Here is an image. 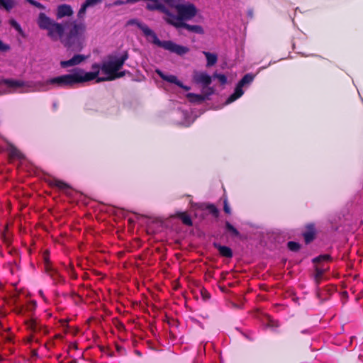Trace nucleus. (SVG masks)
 Instances as JSON below:
<instances>
[{
    "label": "nucleus",
    "mask_w": 363,
    "mask_h": 363,
    "mask_svg": "<svg viewBox=\"0 0 363 363\" xmlns=\"http://www.w3.org/2000/svg\"><path fill=\"white\" fill-rule=\"evenodd\" d=\"M40 29L48 31V36L54 42L60 40L70 53L80 52L86 45V25L76 20L57 23L45 13H40L37 19Z\"/></svg>",
    "instance_id": "f257e3e1"
},
{
    "label": "nucleus",
    "mask_w": 363,
    "mask_h": 363,
    "mask_svg": "<svg viewBox=\"0 0 363 363\" xmlns=\"http://www.w3.org/2000/svg\"><path fill=\"white\" fill-rule=\"evenodd\" d=\"M97 73H86L80 68H75L70 74L61 75L48 79L45 82H38L43 91L48 89L46 86L52 84L60 87L72 88L77 84H81L95 79Z\"/></svg>",
    "instance_id": "f03ea898"
},
{
    "label": "nucleus",
    "mask_w": 363,
    "mask_h": 363,
    "mask_svg": "<svg viewBox=\"0 0 363 363\" xmlns=\"http://www.w3.org/2000/svg\"><path fill=\"white\" fill-rule=\"evenodd\" d=\"M142 31L149 41H151L157 46L162 48L170 52L175 53L179 56H183L189 52L186 46L178 45L172 40H160L157 34L147 26L142 28Z\"/></svg>",
    "instance_id": "7ed1b4c3"
},
{
    "label": "nucleus",
    "mask_w": 363,
    "mask_h": 363,
    "mask_svg": "<svg viewBox=\"0 0 363 363\" xmlns=\"http://www.w3.org/2000/svg\"><path fill=\"white\" fill-rule=\"evenodd\" d=\"M197 13V9L194 4L188 3L182 4L177 14H174L169 11L168 18H164V21L169 25L173 26V23H179V22H186L192 19Z\"/></svg>",
    "instance_id": "20e7f679"
},
{
    "label": "nucleus",
    "mask_w": 363,
    "mask_h": 363,
    "mask_svg": "<svg viewBox=\"0 0 363 363\" xmlns=\"http://www.w3.org/2000/svg\"><path fill=\"white\" fill-rule=\"evenodd\" d=\"M128 57L129 55L127 51H125L120 57L114 55H108V60L103 62L101 64V70L103 73L108 76H111L115 72L120 71Z\"/></svg>",
    "instance_id": "39448f33"
},
{
    "label": "nucleus",
    "mask_w": 363,
    "mask_h": 363,
    "mask_svg": "<svg viewBox=\"0 0 363 363\" xmlns=\"http://www.w3.org/2000/svg\"><path fill=\"white\" fill-rule=\"evenodd\" d=\"M255 77V75L251 73L245 74L236 85L233 94L227 99L225 104H229L239 99L244 94L242 87L252 83Z\"/></svg>",
    "instance_id": "423d86ee"
},
{
    "label": "nucleus",
    "mask_w": 363,
    "mask_h": 363,
    "mask_svg": "<svg viewBox=\"0 0 363 363\" xmlns=\"http://www.w3.org/2000/svg\"><path fill=\"white\" fill-rule=\"evenodd\" d=\"M24 86H30L29 85V82L13 79H1L0 95H4L11 93V89H16L17 88Z\"/></svg>",
    "instance_id": "0eeeda50"
},
{
    "label": "nucleus",
    "mask_w": 363,
    "mask_h": 363,
    "mask_svg": "<svg viewBox=\"0 0 363 363\" xmlns=\"http://www.w3.org/2000/svg\"><path fill=\"white\" fill-rule=\"evenodd\" d=\"M317 230L315 225L313 223H307L305 225V230L302 233V236L306 244H310L316 238Z\"/></svg>",
    "instance_id": "6e6552de"
},
{
    "label": "nucleus",
    "mask_w": 363,
    "mask_h": 363,
    "mask_svg": "<svg viewBox=\"0 0 363 363\" xmlns=\"http://www.w3.org/2000/svg\"><path fill=\"white\" fill-rule=\"evenodd\" d=\"M193 79L195 83L201 84L203 88L209 86L212 82L211 77L202 72H194Z\"/></svg>",
    "instance_id": "1a4fd4ad"
},
{
    "label": "nucleus",
    "mask_w": 363,
    "mask_h": 363,
    "mask_svg": "<svg viewBox=\"0 0 363 363\" xmlns=\"http://www.w3.org/2000/svg\"><path fill=\"white\" fill-rule=\"evenodd\" d=\"M173 26L177 29L184 28L190 33L203 34L204 30L202 26L199 25H190L186 22H179V23H173Z\"/></svg>",
    "instance_id": "9d476101"
},
{
    "label": "nucleus",
    "mask_w": 363,
    "mask_h": 363,
    "mask_svg": "<svg viewBox=\"0 0 363 363\" xmlns=\"http://www.w3.org/2000/svg\"><path fill=\"white\" fill-rule=\"evenodd\" d=\"M87 58L86 56L81 54H75L71 59L68 60H63L60 62V66L62 68H67L78 65L84 62Z\"/></svg>",
    "instance_id": "9b49d317"
},
{
    "label": "nucleus",
    "mask_w": 363,
    "mask_h": 363,
    "mask_svg": "<svg viewBox=\"0 0 363 363\" xmlns=\"http://www.w3.org/2000/svg\"><path fill=\"white\" fill-rule=\"evenodd\" d=\"M224 235L231 239L241 238L242 237L239 230L228 220L224 223Z\"/></svg>",
    "instance_id": "f8f14e48"
},
{
    "label": "nucleus",
    "mask_w": 363,
    "mask_h": 363,
    "mask_svg": "<svg viewBox=\"0 0 363 363\" xmlns=\"http://www.w3.org/2000/svg\"><path fill=\"white\" fill-rule=\"evenodd\" d=\"M73 14V10L71 6L68 4L59 5L56 10L57 19H61L64 17H69Z\"/></svg>",
    "instance_id": "ddd939ff"
},
{
    "label": "nucleus",
    "mask_w": 363,
    "mask_h": 363,
    "mask_svg": "<svg viewBox=\"0 0 363 363\" xmlns=\"http://www.w3.org/2000/svg\"><path fill=\"white\" fill-rule=\"evenodd\" d=\"M196 208L201 211L207 210L213 217L218 218L219 216V211L217 207L212 203H198L195 204Z\"/></svg>",
    "instance_id": "4468645a"
},
{
    "label": "nucleus",
    "mask_w": 363,
    "mask_h": 363,
    "mask_svg": "<svg viewBox=\"0 0 363 363\" xmlns=\"http://www.w3.org/2000/svg\"><path fill=\"white\" fill-rule=\"evenodd\" d=\"M27 328L33 333H40L44 330L43 325L39 323L35 318H30L25 321Z\"/></svg>",
    "instance_id": "2eb2a0df"
},
{
    "label": "nucleus",
    "mask_w": 363,
    "mask_h": 363,
    "mask_svg": "<svg viewBox=\"0 0 363 363\" xmlns=\"http://www.w3.org/2000/svg\"><path fill=\"white\" fill-rule=\"evenodd\" d=\"M213 246L217 249L220 253V255L226 258H232L233 256V252L231 248L228 246L221 245L220 243L214 242L213 243Z\"/></svg>",
    "instance_id": "dca6fc26"
},
{
    "label": "nucleus",
    "mask_w": 363,
    "mask_h": 363,
    "mask_svg": "<svg viewBox=\"0 0 363 363\" xmlns=\"http://www.w3.org/2000/svg\"><path fill=\"white\" fill-rule=\"evenodd\" d=\"M49 184L50 186L57 188L66 194H68L67 191H69L71 189L70 186L68 184L56 179L50 180L49 182Z\"/></svg>",
    "instance_id": "f3484780"
},
{
    "label": "nucleus",
    "mask_w": 363,
    "mask_h": 363,
    "mask_svg": "<svg viewBox=\"0 0 363 363\" xmlns=\"http://www.w3.org/2000/svg\"><path fill=\"white\" fill-rule=\"evenodd\" d=\"M130 74L129 71L123 70V71H118L115 72L111 76H107L106 77H98L96 82H105V81H111L114 80L116 79L121 78L124 77L126 74Z\"/></svg>",
    "instance_id": "a211bd4d"
},
{
    "label": "nucleus",
    "mask_w": 363,
    "mask_h": 363,
    "mask_svg": "<svg viewBox=\"0 0 363 363\" xmlns=\"http://www.w3.org/2000/svg\"><path fill=\"white\" fill-rule=\"evenodd\" d=\"M186 98L188 99L189 102L197 104H200L206 100V96H203V94H197L194 93H188L186 94Z\"/></svg>",
    "instance_id": "6ab92c4d"
},
{
    "label": "nucleus",
    "mask_w": 363,
    "mask_h": 363,
    "mask_svg": "<svg viewBox=\"0 0 363 363\" xmlns=\"http://www.w3.org/2000/svg\"><path fill=\"white\" fill-rule=\"evenodd\" d=\"M157 72L162 79H163L166 82H168L169 83L174 84L177 86H178L180 80H179L175 75H172V74L168 75V74H164L163 72H162L160 70H157Z\"/></svg>",
    "instance_id": "aec40b11"
},
{
    "label": "nucleus",
    "mask_w": 363,
    "mask_h": 363,
    "mask_svg": "<svg viewBox=\"0 0 363 363\" xmlns=\"http://www.w3.org/2000/svg\"><path fill=\"white\" fill-rule=\"evenodd\" d=\"M203 53L206 57L207 63L206 67H210L213 66L218 60V56L215 53L203 51Z\"/></svg>",
    "instance_id": "412c9836"
},
{
    "label": "nucleus",
    "mask_w": 363,
    "mask_h": 363,
    "mask_svg": "<svg viewBox=\"0 0 363 363\" xmlns=\"http://www.w3.org/2000/svg\"><path fill=\"white\" fill-rule=\"evenodd\" d=\"M178 218L182 221V223L187 226H192L193 222L189 215L186 213L181 212L178 214Z\"/></svg>",
    "instance_id": "4be33fe9"
},
{
    "label": "nucleus",
    "mask_w": 363,
    "mask_h": 363,
    "mask_svg": "<svg viewBox=\"0 0 363 363\" xmlns=\"http://www.w3.org/2000/svg\"><path fill=\"white\" fill-rule=\"evenodd\" d=\"M163 2L169 7L175 9L177 11L179 10V7L182 4L181 0H163Z\"/></svg>",
    "instance_id": "5701e85b"
},
{
    "label": "nucleus",
    "mask_w": 363,
    "mask_h": 363,
    "mask_svg": "<svg viewBox=\"0 0 363 363\" xmlns=\"http://www.w3.org/2000/svg\"><path fill=\"white\" fill-rule=\"evenodd\" d=\"M325 271V269L323 267H319V266L315 267V279L317 283H318L321 280Z\"/></svg>",
    "instance_id": "b1692460"
},
{
    "label": "nucleus",
    "mask_w": 363,
    "mask_h": 363,
    "mask_svg": "<svg viewBox=\"0 0 363 363\" xmlns=\"http://www.w3.org/2000/svg\"><path fill=\"white\" fill-rule=\"evenodd\" d=\"M50 277L56 282H59V283L65 282V278L63 277H62L58 273V272L56 271L55 269H52L51 270V272H50Z\"/></svg>",
    "instance_id": "393cba45"
},
{
    "label": "nucleus",
    "mask_w": 363,
    "mask_h": 363,
    "mask_svg": "<svg viewBox=\"0 0 363 363\" xmlns=\"http://www.w3.org/2000/svg\"><path fill=\"white\" fill-rule=\"evenodd\" d=\"M0 6H3L7 11H10L14 6L12 0H0Z\"/></svg>",
    "instance_id": "a878e982"
},
{
    "label": "nucleus",
    "mask_w": 363,
    "mask_h": 363,
    "mask_svg": "<svg viewBox=\"0 0 363 363\" xmlns=\"http://www.w3.org/2000/svg\"><path fill=\"white\" fill-rule=\"evenodd\" d=\"M127 26H136L140 30L144 26H147V25L144 23L139 21L136 18H132L128 21Z\"/></svg>",
    "instance_id": "bb28decb"
},
{
    "label": "nucleus",
    "mask_w": 363,
    "mask_h": 363,
    "mask_svg": "<svg viewBox=\"0 0 363 363\" xmlns=\"http://www.w3.org/2000/svg\"><path fill=\"white\" fill-rule=\"evenodd\" d=\"M301 244L295 241H289L287 242V247L292 252H298L301 249Z\"/></svg>",
    "instance_id": "cd10ccee"
},
{
    "label": "nucleus",
    "mask_w": 363,
    "mask_h": 363,
    "mask_svg": "<svg viewBox=\"0 0 363 363\" xmlns=\"http://www.w3.org/2000/svg\"><path fill=\"white\" fill-rule=\"evenodd\" d=\"M332 259L330 255H320L315 258L313 259V263H319V262H321L323 261H330Z\"/></svg>",
    "instance_id": "c85d7f7f"
},
{
    "label": "nucleus",
    "mask_w": 363,
    "mask_h": 363,
    "mask_svg": "<svg viewBox=\"0 0 363 363\" xmlns=\"http://www.w3.org/2000/svg\"><path fill=\"white\" fill-rule=\"evenodd\" d=\"M140 0H116L113 1V6H121L124 4H135Z\"/></svg>",
    "instance_id": "c756f323"
},
{
    "label": "nucleus",
    "mask_w": 363,
    "mask_h": 363,
    "mask_svg": "<svg viewBox=\"0 0 363 363\" xmlns=\"http://www.w3.org/2000/svg\"><path fill=\"white\" fill-rule=\"evenodd\" d=\"M9 24L11 27H13L16 30H17L20 34H23V30L21 28V25L15 20V19H10L9 20Z\"/></svg>",
    "instance_id": "7c9ffc66"
},
{
    "label": "nucleus",
    "mask_w": 363,
    "mask_h": 363,
    "mask_svg": "<svg viewBox=\"0 0 363 363\" xmlns=\"http://www.w3.org/2000/svg\"><path fill=\"white\" fill-rule=\"evenodd\" d=\"M36 306H37V304H36L35 301H30L26 306H24L25 312L26 313V312H28V313L33 312L35 310Z\"/></svg>",
    "instance_id": "2f4dec72"
},
{
    "label": "nucleus",
    "mask_w": 363,
    "mask_h": 363,
    "mask_svg": "<svg viewBox=\"0 0 363 363\" xmlns=\"http://www.w3.org/2000/svg\"><path fill=\"white\" fill-rule=\"evenodd\" d=\"M215 92V89L213 87H211L209 86L203 88V96H206V100L208 99V97L213 94Z\"/></svg>",
    "instance_id": "473e14b6"
},
{
    "label": "nucleus",
    "mask_w": 363,
    "mask_h": 363,
    "mask_svg": "<svg viewBox=\"0 0 363 363\" xmlns=\"http://www.w3.org/2000/svg\"><path fill=\"white\" fill-rule=\"evenodd\" d=\"M214 78H217L221 84H225L227 83V77L223 74H218L215 72L213 75Z\"/></svg>",
    "instance_id": "72a5a7b5"
},
{
    "label": "nucleus",
    "mask_w": 363,
    "mask_h": 363,
    "mask_svg": "<svg viewBox=\"0 0 363 363\" xmlns=\"http://www.w3.org/2000/svg\"><path fill=\"white\" fill-rule=\"evenodd\" d=\"M9 154L12 157L19 158L21 157V152L15 147L11 146L9 150Z\"/></svg>",
    "instance_id": "f704fd0d"
},
{
    "label": "nucleus",
    "mask_w": 363,
    "mask_h": 363,
    "mask_svg": "<svg viewBox=\"0 0 363 363\" xmlns=\"http://www.w3.org/2000/svg\"><path fill=\"white\" fill-rule=\"evenodd\" d=\"M103 0H86L84 4L89 8L93 7L98 4H101Z\"/></svg>",
    "instance_id": "c9c22d12"
},
{
    "label": "nucleus",
    "mask_w": 363,
    "mask_h": 363,
    "mask_svg": "<svg viewBox=\"0 0 363 363\" xmlns=\"http://www.w3.org/2000/svg\"><path fill=\"white\" fill-rule=\"evenodd\" d=\"M87 6L83 3L78 11L77 16L79 18H82L86 13V11L87 9Z\"/></svg>",
    "instance_id": "e433bc0d"
},
{
    "label": "nucleus",
    "mask_w": 363,
    "mask_h": 363,
    "mask_svg": "<svg viewBox=\"0 0 363 363\" xmlns=\"http://www.w3.org/2000/svg\"><path fill=\"white\" fill-rule=\"evenodd\" d=\"M280 324L278 320H274L271 318H269L267 326L269 328H278L279 327Z\"/></svg>",
    "instance_id": "4c0bfd02"
},
{
    "label": "nucleus",
    "mask_w": 363,
    "mask_h": 363,
    "mask_svg": "<svg viewBox=\"0 0 363 363\" xmlns=\"http://www.w3.org/2000/svg\"><path fill=\"white\" fill-rule=\"evenodd\" d=\"M223 211L227 214H231V209L228 205V199L225 196L223 199Z\"/></svg>",
    "instance_id": "58836bf2"
},
{
    "label": "nucleus",
    "mask_w": 363,
    "mask_h": 363,
    "mask_svg": "<svg viewBox=\"0 0 363 363\" xmlns=\"http://www.w3.org/2000/svg\"><path fill=\"white\" fill-rule=\"evenodd\" d=\"M27 2L30 3L31 5L40 9H45V6L40 2L36 1L35 0H26Z\"/></svg>",
    "instance_id": "ea45409f"
},
{
    "label": "nucleus",
    "mask_w": 363,
    "mask_h": 363,
    "mask_svg": "<svg viewBox=\"0 0 363 363\" xmlns=\"http://www.w3.org/2000/svg\"><path fill=\"white\" fill-rule=\"evenodd\" d=\"M11 49V47L8 44H5L1 39H0V51L1 52H8Z\"/></svg>",
    "instance_id": "a19ab883"
},
{
    "label": "nucleus",
    "mask_w": 363,
    "mask_h": 363,
    "mask_svg": "<svg viewBox=\"0 0 363 363\" xmlns=\"http://www.w3.org/2000/svg\"><path fill=\"white\" fill-rule=\"evenodd\" d=\"M91 69L94 70V72H91L90 73H97V77L95 78L97 79L98 75L99 74V69H101V65L98 63H94L91 66Z\"/></svg>",
    "instance_id": "79ce46f5"
},
{
    "label": "nucleus",
    "mask_w": 363,
    "mask_h": 363,
    "mask_svg": "<svg viewBox=\"0 0 363 363\" xmlns=\"http://www.w3.org/2000/svg\"><path fill=\"white\" fill-rule=\"evenodd\" d=\"M15 312L18 315H24L26 313L24 306H16L15 308Z\"/></svg>",
    "instance_id": "37998d69"
},
{
    "label": "nucleus",
    "mask_w": 363,
    "mask_h": 363,
    "mask_svg": "<svg viewBox=\"0 0 363 363\" xmlns=\"http://www.w3.org/2000/svg\"><path fill=\"white\" fill-rule=\"evenodd\" d=\"M202 298L203 300L207 301L211 298L210 294L206 291H201Z\"/></svg>",
    "instance_id": "c03bdc74"
},
{
    "label": "nucleus",
    "mask_w": 363,
    "mask_h": 363,
    "mask_svg": "<svg viewBox=\"0 0 363 363\" xmlns=\"http://www.w3.org/2000/svg\"><path fill=\"white\" fill-rule=\"evenodd\" d=\"M178 86L183 89L185 91H189L191 89L190 86L184 85L181 81L179 82Z\"/></svg>",
    "instance_id": "a18cd8bd"
},
{
    "label": "nucleus",
    "mask_w": 363,
    "mask_h": 363,
    "mask_svg": "<svg viewBox=\"0 0 363 363\" xmlns=\"http://www.w3.org/2000/svg\"><path fill=\"white\" fill-rule=\"evenodd\" d=\"M247 14L250 18H253V10L252 9H248Z\"/></svg>",
    "instance_id": "49530a36"
},
{
    "label": "nucleus",
    "mask_w": 363,
    "mask_h": 363,
    "mask_svg": "<svg viewBox=\"0 0 363 363\" xmlns=\"http://www.w3.org/2000/svg\"><path fill=\"white\" fill-rule=\"evenodd\" d=\"M116 350H117L118 352H119L121 353H122L123 351H125L124 347H122V346H120V345H117L116 346Z\"/></svg>",
    "instance_id": "de8ad7c7"
},
{
    "label": "nucleus",
    "mask_w": 363,
    "mask_h": 363,
    "mask_svg": "<svg viewBox=\"0 0 363 363\" xmlns=\"http://www.w3.org/2000/svg\"><path fill=\"white\" fill-rule=\"evenodd\" d=\"M309 333V330H303V331H302V333H304V334H306V333Z\"/></svg>",
    "instance_id": "09e8293b"
},
{
    "label": "nucleus",
    "mask_w": 363,
    "mask_h": 363,
    "mask_svg": "<svg viewBox=\"0 0 363 363\" xmlns=\"http://www.w3.org/2000/svg\"><path fill=\"white\" fill-rule=\"evenodd\" d=\"M354 338H355V337H354V336H352V337H351V342H352V340H354Z\"/></svg>",
    "instance_id": "8fccbe9b"
},
{
    "label": "nucleus",
    "mask_w": 363,
    "mask_h": 363,
    "mask_svg": "<svg viewBox=\"0 0 363 363\" xmlns=\"http://www.w3.org/2000/svg\"><path fill=\"white\" fill-rule=\"evenodd\" d=\"M33 340L32 337L29 338L28 342H30Z\"/></svg>",
    "instance_id": "3c124183"
},
{
    "label": "nucleus",
    "mask_w": 363,
    "mask_h": 363,
    "mask_svg": "<svg viewBox=\"0 0 363 363\" xmlns=\"http://www.w3.org/2000/svg\"><path fill=\"white\" fill-rule=\"evenodd\" d=\"M53 106H54V108H55L57 107L56 104H53Z\"/></svg>",
    "instance_id": "603ef678"
},
{
    "label": "nucleus",
    "mask_w": 363,
    "mask_h": 363,
    "mask_svg": "<svg viewBox=\"0 0 363 363\" xmlns=\"http://www.w3.org/2000/svg\"><path fill=\"white\" fill-rule=\"evenodd\" d=\"M344 294H345L346 296H347V292H346V291H345V292H344Z\"/></svg>",
    "instance_id": "864d4df0"
}]
</instances>
